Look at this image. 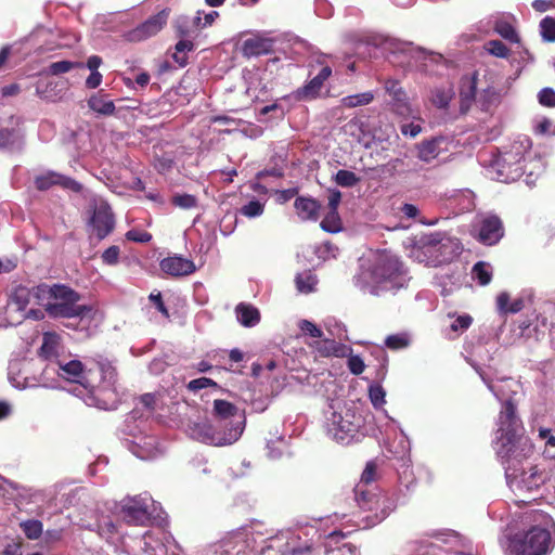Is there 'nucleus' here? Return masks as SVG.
<instances>
[{
  "mask_svg": "<svg viewBox=\"0 0 555 555\" xmlns=\"http://www.w3.org/2000/svg\"><path fill=\"white\" fill-rule=\"evenodd\" d=\"M60 336L55 333H44L43 341L40 347V354L44 358L56 356Z\"/></svg>",
  "mask_w": 555,
  "mask_h": 555,
  "instance_id": "nucleus-32",
  "label": "nucleus"
},
{
  "mask_svg": "<svg viewBox=\"0 0 555 555\" xmlns=\"http://www.w3.org/2000/svg\"><path fill=\"white\" fill-rule=\"evenodd\" d=\"M120 516L128 525L145 526L151 520V514L145 500L140 498L129 499L120 508Z\"/></svg>",
  "mask_w": 555,
  "mask_h": 555,
  "instance_id": "nucleus-10",
  "label": "nucleus"
},
{
  "mask_svg": "<svg viewBox=\"0 0 555 555\" xmlns=\"http://www.w3.org/2000/svg\"><path fill=\"white\" fill-rule=\"evenodd\" d=\"M167 18L168 12L166 10L158 12L135 28L129 30L126 34L127 40L130 42H140L156 35L166 25Z\"/></svg>",
  "mask_w": 555,
  "mask_h": 555,
  "instance_id": "nucleus-9",
  "label": "nucleus"
},
{
  "mask_svg": "<svg viewBox=\"0 0 555 555\" xmlns=\"http://www.w3.org/2000/svg\"><path fill=\"white\" fill-rule=\"evenodd\" d=\"M363 418L353 410H346L344 413H333L326 424V433L328 437L340 444H350L359 441L360 429L363 427Z\"/></svg>",
  "mask_w": 555,
  "mask_h": 555,
  "instance_id": "nucleus-3",
  "label": "nucleus"
},
{
  "mask_svg": "<svg viewBox=\"0 0 555 555\" xmlns=\"http://www.w3.org/2000/svg\"><path fill=\"white\" fill-rule=\"evenodd\" d=\"M341 201V193L338 190H333L328 195V210L338 211V206Z\"/></svg>",
  "mask_w": 555,
  "mask_h": 555,
  "instance_id": "nucleus-60",
  "label": "nucleus"
},
{
  "mask_svg": "<svg viewBox=\"0 0 555 555\" xmlns=\"http://www.w3.org/2000/svg\"><path fill=\"white\" fill-rule=\"evenodd\" d=\"M35 185L39 191H47L53 185H60L74 192H80L82 189L76 180L56 172H48L36 177Z\"/></svg>",
  "mask_w": 555,
  "mask_h": 555,
  "instance_id": "nucleus-16",
  "label": "nucleus"
},
{
  "mask_svg": "<svg viewBox=\"0 0 555 555\" xmlns=\"http://www.w3.org/2000/svg\"><path fill=\"white\" fill-rule=\"evenodd\" d=\"M102 74L99 70L91 72L89 77L86 79V87L89 89L98 88L102 82Z\"/></svg>",
  "mask_w": 555,
  "mask_h": 555,
  "instance_id": "nucleus-61",
  "label": "nucleus"
},
{
  "mask_svg": "<svg viewBox=\"0 0 555 555\" xmlns=\"http://www.w3.org/2000/svg\"><path fill=\"white\" fill-rule=\"evenodd\" d=\"M264 210V205L257 199L248 202L241 208V214L248 218L261 216Z\"/></svg>",
  "mask_w": 555,
  "mask_h": 555,
  "instance_id": "nucleus-44",
  "label": "nucleus"
},
{
  "mask_svg": "<svg viewBox=\"0 0 555 555\" xmlns=\"http://www.w3.org/2000/svg\"><path fill=\"white\" fill-rule=\"evenodd\" d=\"M521 454H516L501 463L505 469L507 482L512 488L519 491L531 492L538 490L544 483V476L537 467H530L528 470L519 469Z\"/></svg>",
  "mask_w": 555,
  "mask_h": 555,
  "instance_id": "nucleus-4",
  "label": "nucleus"
},
{
  "mask_svg": "<svg viewBox=\"0 0 555 555\" xmlns=\"http://www.w3.org/2000/svg\"><path fill=\"white\" fill-rule=\"evenodd\" d=\"M237 406L230 401L216 399L214 401V415L219 420H228L236 415Z\"/></svg>",
  "mask_w": 555,
  "mask_h": 555,
  "instance_id": "nucleus-29",
  "label": "nucleus"
},
{
  "mask_svg": "<svg viewBox=\"0 0 555 555\" xmlns=\"http://www.w3.org/2000/svg\"><path fill=\"white\" fill-rule=\"evenodd\" d=\"M294 207L301 220L317 221L320 215L321 204L314 198L299 196L295 199Z\"/></svg>",
  "mask_w": 555,
  "mask_h": 555,
  "instance_id": "nucleus-22",
  "label": "nucleus"
},
{
  "mask_svg": "<svg viewBox=\"0 0 555 555\" xmlns=\"http://www.w3.org/2000/svg\"><path fill=\"white\" fill-rule=\"evenodd\" d=\"M374 100V94L371 91L347 95L341 99V104L345 107L352 108L361 105H367Z\"/></svg>",
  "mask_w": 555,
  "mask_h": 555,
  "instance_id": "nucleus-34",
  "label": "nucleus"
},
{
  "mask_svg": "<svg viewBox=\"0 0 555 555\" xmlns=\"http://www.w3.org/2000/svg\"><path fill=\"white\" fill-rule=\"evenodd\" d=\"M385 90L391 96L392 111L396 114L403 117L412 114L409 96L398 80L387 79L385 81Z\"/></svg>",
  "mask_w": 555,
  "mask_h": 555,
  "instance_id": "nucleus-15",
  "label": "nucleus"
},
{
  "mask_svg": "<svg viewBox=\"0 0 555 555\" xmlns=\"http://www.w3.org/2000/svg\"><path fill=\"white\" fill-rule=\"evenodd\" d=\"M496 95L494 88L488 87L478 93V105L481 111H488Z\"/></svg>",
  "mask_w": 555,
  "mask_h": 555,
  "instance_id": "nucleus-46",
  "label": "nucleus"
},
{
  "mask_svg": "<svg viewBox=\"0 0 555 555\" xmlns=\"http://www.w3.org/2000/svg\"><path fill=\"white\" fill-rule=\"evenodd\" d=\"M235 314L244 327H254L260 322L259 310L250 304L240 302L235 307Z\"/></svg>",
  "mask_w": 555,
  "mask_h": 555,
  "instance_id": "nucleus-26",
  "label": "nucleus"
},
{
  "mask_svg": "<svg viewBox=\"0 0 555 555\" xmlns=\"http://www.w3.org/2000/svg\"><path fill=\"white\" fill-rule=\"evenodd\" d=\"M473 322V319L468 314L457 317L450 325L451 331L459 332L467 330Z\"/></svg>",
  "mask_w": 555,
  "mask_h": 555,
  "instance_id": "nucleus-55",
  "label": "nucleus"
},
{
  "mask_svg": "<svg viewBox=\"0 0 555 555\" xmlns=\"http://www.w3.org/2000/svg\"><path fill=\"white\" fill-rule=\"evenodd\" d=\"M473 276L482 286L488 285L492 279V272L489 270V264L483 261H478L474 264L472 270Z\"/></svg>",
  "mask_w": 555,
  "mask_h": 555,
  "instance_id": "nucleus-35",
  "label": "nucleus"
},
{
  "mask_svg": "<svg viewBox=\"0 0 555 555\" xmlns=\"http://www.w3.org/2000/svg\"><path fill=\"white\" fill-rule=\"evenodd\" d=\"M346 358H348L347 366L353 375H360L363 373L365 364L360 356L352 354V352H350Z\"/></svg>",
  "mask_w": 555,
  "mask_h": 555,
  "instance_id": "nucleus-48",
  "label": "nucleus"
},
{
  "mask_svg": "<svg viewBox=\"0 0 555 555\" xmlns=\"http://www.w3.org/2000/svg\"><path fill=\"white\" fill-rule=\"evenodd\" d=\"M487 51L501 59H506L509 55V49L500 40H490L486 44Z\"/></svg>",
  "mask_w": 555,
  "mask_h": 555,
  "instance_id": "nucleus-43",
  "label": "nucleus"
},
{
  "mask_svg": "<svg viewBox=\"0 0 555 555\" xmlns=\"http://www.w3.org/2000/svg\"><path fill=\"white\" fill-rule=\"evenodd\" d=\"M494 30L504 39L509 40L512 42L518 41L517 33L512 24L505 21H500L495 23Z\"/></svg>",
  "mask_w": 555,
  "mask_h": 555,
  "instance_id": "nucleus-40",
  "label": "nucleus"
},
{
  "mask_svg": "<svg viewBox=\"0 0 555 555\" xmlns=\"http://www.w3.org/2000/svg\"><path fill=\"white\" fill-rule=\"evenodd\" d=\"M78 301L49 302L47 312L54 318H78L85 317L92 311L90 306L76 305Z\"/></svg>",
  "mask_w": 555,
  "mask_h": 555,
  "instance_id": "nucleus-17",
  "label": "nucleus"
},
{
  "mask_svg": "<svg viewBox=\"0 0 555 555\" xmlns=\"http://www.w3.org/2000/svg\"><path fill=\"white\" fill-rule=\"evenodd\" d=\"M98 366L104 384L103 388L114 387L117 382L116 367L107 360L99 361Z\"/></svg>",
  "mask_w": 555,
  "mask_h": 555,
  "instance_id": "nucleus-30",
  "label": "nucleus"
},
{
  "mask_svg": "<svg viewBox=\"0 0 555 555\" xmlns=\"http://www.w3.org/2000/svg\"><path fill=\"white\" fill-rule=\"evenodd\" d=\"M331 75L332 68L330 66H324L315 77H313L310 81H308L305 86L296 91L297 99H315L319 95L324 81L327 80Z\"/></svg>",
  "mask_w": 555,
  "mask_h": 555,
  "instance_id": "nucleus-19",
  "label": "nucleus"
},
{
  "mask_svg": "<svg viewBox=\"0 0 555 555\" xmlns=\"http://www.w3.org/2000/svg\"><path fill=\"white\" fill-rule=\"evenodd\" d=\"M496 305L498 309L503 312L507 313V308L509 306V295L506 292H502L496 297Z\"/></svg>",
  "mask_w": 555,
  "mask_h": 555,
  "instance_id": "nucleus-63",
  "label": "nucleus"
},
{
  "mask_svg": "<svg viewBox=\"0 0 555 555\" xmlns=\"http://www.w3.org/2000/svg\"><path fill=\"white\" fill-rule=\"evenodd\" d=\"M311 347L319 356L324 358H346L350 352H352V348L350 346L328 338L317 340L311 345Z\"/></svg>",
  "mask_w": 555,
  "mask_h": 555,
  "instance_id": "nucleus-20",
  "label": "nucleus"
},
{
  "mask_svg": "<svg viewBox=\"0 0 555 555\" xmlns=\"http://www.w3.org/2000/svg\"><path fill=\"white\" fill-rule=\"evenodd\" d=\"M88 107L103 116H112L115 114L116 107L108 94L103 90L92 94L88 100Z\"/></svg>",
  "mask_w": 555,
  "mask_h": 555,
  "instance_id": "nucleus-25",
  "label": "nucleus"
},
{
  "mask_svg": "<svg viewBox=\"0 0 555 555\" xmlns=\"http://www.w3.org/2000/svg\"><path fill=\"white\" fill-rule=\"evenodd\" d=\"M244 430V425L237 424L236 426L231 427L222 436L216 434L212 426L208 424H203L199 426L198 434L202 436V439L206 443L215 444V446H225L232 444L237 441L242 436Z\"/></svg>",
  "mask_w": 555,
  "mask_h": 555,
  "instance_id": "nucleus-12",
  "label": "nucleus"
},
{
  "mask_svg": "<svg viewBox=\"0 0 555 555\" xmlns=\"http://www.w3.org/2000/svg\"><path fill=\"white\" fill-rule=\"evenodd\" d=\"M13 300L17 304L20 309H25L29 304V292L25 287H20L13 295Z\"/></svg>",
  "mask_w": 555,
  "mask_h": 555,
  "instance_id": "nucleus-57",
  "label": "nucleus"
},
{
  "mask_svg": "<svg viewBox=\"0 0 555 555\" xmlns=\"http://www.w3.org/2000/svg\"><path fill=\"white\" fill-rule=\"evenodd\" d=\"M421 131L422 127L413 122L401 126V133L403 135H410L411 138H415L417 134L421 133Z\"/></svg>",
  "mask_w": 555,
  "mask_h": 555,
  "instance_id": "nucleus-62",
  "label": "nucleus"
},
{
  "mask_svg": "<svg viewBox=\"0 0 555 555\" xmlns=\"http://www.w3.org/2000/svg\"><path fill=\"white\" fill-rule=\"evenodd\" d=\"M208 387L218 388L219 385L217 384V382L208 377H199L192 379L186 385V388L192 392H197L198 390Z\"/></svg>",
  "mask_w": 555,
  "mask_h": 555,
  "instance_id": "nucleus-45",
  "label": "nucleus"
},
{
  "mask_svg": "<svg viewBox=\"0 0 555 555\" xmlns=\"http://www.w3.org/2000/svg\"><path fill=\"white\" fill-rule=\"evenodd\" d=\"M498 426L496 455L501 463H506V460L520 453L517 443L522 429L521 422L516 414V405L512 400H506L503 403Z\"/></svg>",
  "mask_w": 555,
  "mask_h": 555,
  "instance_id": "nucleus-1",
  "label": "nucleus"
},
{
  "mask_svg": "<svg viewBox=\"0 0 555 555\" xmlns=\"http://www.w3.org/2000/svg\"><path fill=\"white\" fill-rule=\"evenodd\" d=\"M23 143V132L18 124L0 128V150L13 151Z\"/></svg>",
  "mask_w": 555,
  "mask_h": 555,
  "instance_id": "nucleus-24",
  "label": "nucleus"
},
{
  "mask_svg": "<svg viewBox=\"0 0 555 555\" xmlns=\"http://www.w3.org/2000/svg\"><path fill=\"white\" fill-rule=\"evenodd\" d=\"M540 34L544 41L554 42L555 41V18L551 16H545L540 22Z\"/></svg>",
  "mask_w": 555,
  "mask_h": 555,
  "instance_id": "nucleus-39",
  "label": "nucleus"
},
{
  "mask_svg": "<svg viewBox=\"0 0 555 555\" xmlns=\"http://www.w3.org/2000/svg\"><path fill=\"white\" fill-rule=\"evenodd\" d=\"M503 235V222L498 216L491 215L481 220L477 237L480 243L492 246L499 243Z\"/></svg>",
  "mask_w": 555,
  "mask_h": 555,
  "instance_id": "nucleus-13",
  "label": "nucleus"
},
{
  "mask_svg": "<svg viewBox=\"0 0 555 555\" xmlns=\"http://www.w3.org/2000/svg\"><path fill=\"white\" fill-rule=\"evenodd\" d=\"M295 281L296 286L300 292L309 293L313 289L314 279L311 275L304 278L302 275L298 274Z\"/></svg>",
  "mask_w": 555,
  "mask_h": 555,
  "instance_id": "nucleus-56",
  "label": "nucleus"
},
{
  "mask_svg": "<svg viewBox=\"0 0 555 555\" xmlns=\"http://www.w3.org/2000/svg\"><path fill=\"white\" fill-rule=\"evenodd\" d=\"M300 330L314 338H321L323 336V332L321 328H319L314 323L308 320H301L299 323Z\"/></svg>",
  "mask_w": 555,
  "mask_h": 555,
  "instance_id": "nucleus-52",
  "label": "nucleus"
},
{
  "mask_svg": "<svg viewBox=\"0 0 555 555\" xmlns=\"http://www.w3.org/2000/svg\"><path fill=\"white\" fill-rule=\"evenodd\" d=\"M386 392L380 385H372L369 388V397L375 408H380L385 403Z\"/></svg>",
  "mask_w": 555,
  "mask_h": 555,
  "instance_id": "nucleus-47",
  "label": "nucleus"
},
{
  "mask_svg": "<svg viewBox=\"0 0 555 555\" xmlns=\"http://www.w3.org/2000/svg\"><path fill=\"white\" fill-rule=\"evenodd\" d=\"M335 182L343 188H352L360 182V178L350 170L340 169L335 175Z\"/></svg>",
  "mask_w": 555,
  "mask_h": 555,
  "instance_id": "nucleus-38",
  "label": "nucleus"
},
{
  "mask_svg": "<svg viewBox=\"0 0 555 555\" xmlns=\"http://www.w3.org/2000/svg\"><path fill=\"white\" fill-rule=\"evenodd\" d=\"M410 339L406 334L389 335L385 339V345L391 350H399L408 347Z\"/></svg>",
  "mask_w": 555,
  "mask_h": 555,
  "instance_id": "nucleus-42",
  "label": "nucleus"
},
{
  "mask_svg": "<svg viewBox=\"0 0 555 555\" xmlns=\"http://www.w3.org/2000/svg\"><path fill=\"white\" fill-rule=\"evenodd\" d=\"M126 238L131 242L147 243L152 240V234L146 231L132 229L126 233Z\"/></svg>",
  "mask_w": 555,
  "mask_h": 555,
  "instance_id": "nucleus-51",
  "label": "nucleus"
},
{
  "mask_svg": "<svg viewBox=\"0 0 555 555\" xmlns=\"http://www.w3.org/2000/svg\"><path fill=\"white\" fill-rule=\"evenodd\" d=\"M21 528L29 540H36L42 534L43 526L40 520L29 519L21 522Z\"/></svg>",
  "mask_w": 555,
  "mask_h": 555,
  "instance_id": "nucleus-37",
  "label": "nucleus"
},
{
  "mask_svg": "<svg viewBox=\"0 0 555 555\" xmlns=\"http://www.w3.org/2000/svg\"><path fill=\"white\" fill-rule=\"evenodd\" d=\"M59 375L70 380L85 385L86 387L90 385L88 378V372L83 370V364L79 360H72L67 363H59Z\"/></svg>",
  "mask_w": 555,
  "mask_h": 555,
  "instance_id": "nucleus-21",
  "label": "nucleus"
},
{
  "mask_svg": "<svg viewBox=\"0 0 555 555\" xmlns=\"http://www.w3.org/2000/svg\"><path fill=\"white\" fill-rule=\"evenodd\" d=\"M83 67V64L80 62H73V61H57L53 62L48 67V73L54 76L68 73L69 70L74 68Z\"/></svg>",
  "mask_w": 555,
  "mask_h": 555,
  "instance_id": "nucleus-36",
  "label": "nucleus"
},
{
  "mask_svg": "<svg viewBox=\"0 0 555 555\" xmlns=\"http://www.w3.org/2000/svg\"><path fill=\"white\" fill-rule=\"evenodd\" d=\"M117 531L116 525L112 520L103 521L98 525V532L102 538L109 540Z\"/></svg>",
  "mask_w": 555,
  "mask_h": 555,
  "instance_id": "nucleus-54",
  "label": "nucleus"
},
{
  "mask_svg": "<svg viewBox=\"0 0 555 555\" xmlns=\"http://www.w3.org/2000/svg\"><path fill=\"white\" fill-rule=\"evenodd\" d=\"M354 498L361 509L371 514L363 517L366 521L365 527H372L384 520L388 514L390 506H386V499L380 496L363 486L354 488Z\"/></svg>",
  "mask_w": 555,
  "mask_h": 555,
  "instance_id": "nucleus-5",
  "label": "nucleus"
},
{
  "mask_svg": "<svg viewBox=\"0 0 555 555\" xmlns=\"http://www.w3.org/2000/svg\"><path fill=\"white\" fill-rule=\"evenodd\" d=\"M440 142L441 139L439 138H433L421 142L417 146V157L425 163L431 162L440 154Z\"/></svg>",
  "mask_w": 555,
  "mask_h": 555,
  "instance_id": "nucleus-28",
  "label": "nucleus"
},
{
  "mask_svg": "<svg viewBox=\"0 0 555 555\" xmlns=\"http://www.w3.org/2000/svg\"><path fill=\"white\" fill-rule=\"evenodd\" d=\"M171 203L182 209H191L197 206V198L191 194H176L172 196Z\"/></svg>",
  "mask_w": 555,
  "mask_h": 555,
  "instance_id": "nucleus-41",
  "label": "nucleus"
},
{
  "mask_svg": "<svg viewBox=\"0 0 555 555\" xmlns=\"http://www.w3.org/2000/svg\"><path fill=\"white\" fill-rule=\"evenodd\" d=\"M149 299L155 305L156 309L166 318H169V312L167 307L165 306L163 301L162 294L158 293H151L149 296Z\"/></svg>",
  "mask_w": 555,
  "mask_h": 555,
  "instance_id": "nucleus-58",
  "label": "nucleus"
},
{
  "mask_svg": "<svg viewBox=\"0 0 555 555\" xmlns=\"http://www.w3.org/2000/svg\"><path fill=\"white\" fill-rule=\"evenodd\" d=\"M370 271L375 283L393 281L402 274V263L397 256L383 250L377 253Z\"/></svg>",
  "mask_w": 555,
  "mask_h": 555,
  "instance_id": "nucleus-6",
  "label": "nucleus"
},
{
  "mask_svg": "<svg viewBox=\"0 0 555 555\" xmlns=\"http://www.w3.org/2000/svg\"><path fill=\"white\" fill-rule=\"evenodd\" d=\"M323 231L328 233H338L343 229V222L338 211L328 210L320 223Z\"/></svg>",
  "mask_w": 555,
  "mask_h": 555,
  "instance_id": "nucleus-33",
  "label": "nucleus"
},
{
  "mask_svg": "<svg viewBox=\"0 0 555 555\" xmlns=\"http://www.w3.org/2000/svg\"><path fill=\"white\" fill-rule=\"evenodd\" d=\"M88 224L92 228L98 240H104L115 229V217L107 203H101L93 209Z\"/></svg>",
  "mask_w": 555,
  "mask_h": 555,
  "instance_id": "nucleus-8",
  "label": "nucleus"
},
{
  "mask_svg": "<svg viewBox=\"0 0 555 555\" xmlns=\"http://www.w3.org/2000/svg\"><path fill=\"white\" fill-rule=\"evenodd\" d=\"M245 56H260L273 52V40L269 38H248L244 41L242 48Z\"/></svg>",
  "mask_w": 555,
  "mask_h": 555,
  "instance_id": "nucleus-23",
  "label": "nucleus"
},
{
  "mask_svg": "<svg viewBox=\"0 0 555 555\" xmlns=\"http://www.w3.org/2000/svg\"><path fill=\"white\" fill-rule=\"evenodd\" d=\"M522 154L520 152H505L500 154L493 163L496 179L504 183L517 180L524 173Z\"/></svg>",
  "mask_w": 555,
  "mask_h": 555,
  "instance_id": "nucleus-7",
  "label": "nucleus"
},
{
  "mask_svg": "<svg viewBox=\"0 0 555 555\" xmlns=\"http://www.w3.org/2000/svg\"><path fill=\"white\" fill-rule=\"evenodd\" d=\"M175 49H176V53L172 55L175 62L180 67H185L189 63L185 52L193 51L194 43L191 40L181 39L180 41L177 42Z\"/></svg>",
  "mask_w": 555,
  "mask_h": 555,
  "instance_id": "nucleus-31",
  "label": "nucleus"
},
{
  "mask_svg": "<svg viewBox=\"0 0 555 555\" xmlns=\"http://www.w3.org/2000/svg\"><path fill=\"white\" fill-rule=\"evenodd\" d=\"M119 254H120V249L118 246H116V245L109 246L102 254V260L106 264L114 266L118 262Z\"/></svg>",
  "mask_w": 555,
  "mask_h": 555,
  "instance_id": "nucleus-53",
  "label": "nucleus"
},
{
  "mask_svg": "<svg viewBox=\"0 0 555 555\" xmlns=\"http://www.w3.org/2000/svg\"><path fill=\"white\" fill-rule=\"evenodd\" d=\"M160 269L163 272L172 276H184L195 272L196 267L190 259L173 256L163 259L160 261Z\"/></svg>",
  "mask_w": 555,
  "mask_h": 555,
  "instance_id": "nucleus-18",
  "label": "nucleus"
},
{
  "mask_svg": "<svg viewBox=\"0 0 555 555\" xmlns=\"http://www.w3.org/2000/svg\"><path fill=\"white\" fill-rule=\"evenodd\" d=\"M454 94L455 92L451 85L436 87L430 90L429 101L439 109H448Z\"/></svg>",
  "mask_w": 555,
  "mask_h": 555,
  "instance_id": "nucleus-27",
  "label": "nucleus"
},
{
  "mask_svg": "<svg viewBox=\"0 0 555 555\" xmlns=\"http://www.w3.org/2000/svg\"><path fill=\"white\" fill-rule=\"evenodd\" d=\"M553 546L551 532L538 526L515 534L508 543L512 555H547Z\"/></svg>",
  "mask_w": 555,
  "mask_h": 555,
  "instance_id": "nucleus-2",
  "label": "nucleus"
},
{
  "mask_svg": "<svg viewBox=\"0 0 555 555\" xmlns=\"http://www.w3.org/2000/svg\"><path fill=\"white\" fill-rule=\"evenodd\" d=\"M35 296L40 299H54L56 302L79 301L81 296L72 287L64 284H39L34 288Z\"/></svg>",
  "mask_w": 555,
  "mask_h": 555,
  "instance_id": "nucleus-11",
  "label": "nucleus"
},
{
  "mask_svg": "<svg viewBox=\"0 0 555 555\" xmlns=\"http://www.w3.org/2000/svg\"><path fill=\"white\" fill-rule=\"evenodd\" d=\"M539 103L546 107H555V91L552 88H543L539 92Z\"/></svg>",
  "mask_w": 555,
  "mask_h": 555,
  "instance_id": "nucleus-50",
  "label": "nucleus"
},
{
  "mask_svg": "<svg viewBox=\"0 0 555 555\" xmlns=\"http://www.w3.org/2000/svg\"><path fill=\"white\" fill-rule=\"evenodd\" d=\"M376 469L377 466L374 462L366 463L365 468L361 475L360 483L358 486L366 487L372 481H374L376 478Z\"/></svg>",
  "mask_w": 555,
  "mask_h": 555,
  "instance_id": "nucleus-49",
  "label": "nucleus"
},
{
  "mask_svg": "<svg viewBox=\"0 0 555 555\" xmlns=\"http://www.w3.org/2000/svg\"><path fill=\"white\" fill-rule=\"evenodd\" d=\"M478 104V73L463 76L460 82V112L465 115L473 104Z\"/></svg>",
  "mask_w": 555,
  "mask_h": 555,
  "instance_id": "nucleus-14",
  "label": "nucleus"
},
{
  "mask_svg": "<svg viewBox=\"0 0 555 555\" xmlns=\"http://www.w3.org/2000/svg\"><path fill=\"white\" fill-rule=\"evenodd\" d=\"M139 402L149 411H154L156 408L157 397L155 393L147 392L139 397Z\"/></svg>",
  "mask_w": 555,
  "mask_h": 555,
  "instance_id": "nucleus-59",
  "label": "nucleus"
},
{
  "mask_svg": "<svg viewBox=\"0 0 555 555\" xmlns=\"http://www.w3.org/2000/svg\"><path fill=\"white\" fill-rule=\"evenodd\" d=\"M539 436L542 439H545L546 447H555V436L552 434L551 429L547 428H541L539 430Z\"/></svg>",
  "mask_w": 555,
  "mask_h": 555,
  "instance_id": "nucleus-64",
  "label": "nucleus"
}]
</instances>
